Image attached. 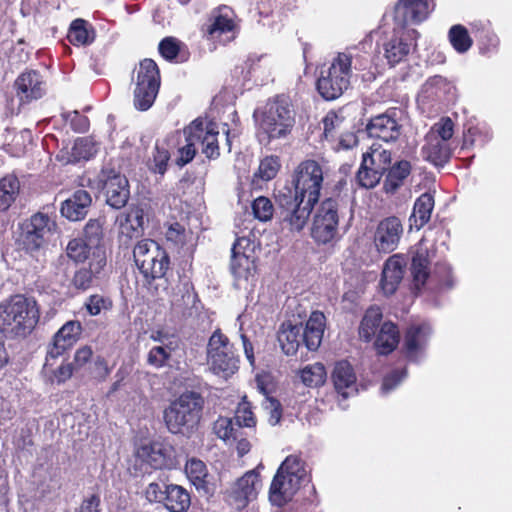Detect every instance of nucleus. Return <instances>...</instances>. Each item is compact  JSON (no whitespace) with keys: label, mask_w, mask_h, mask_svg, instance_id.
I'll list each match as a JSON object with an SVG mask.
<instances>
[{"label":"nucleus","mask_w":512,"mask_h":512,"mask_svg":"<svg viewBox=\"0 0 512 512\" xmlns=\"http://www.w3.org/2000/svg\"><path fill=\"white\" fill-rule=\"evenodd\" d=\"M337 226V203L333 199H326L314 217L312 236L318 243L326 244L335 237Z\"/></svg>","instance_id":"nucleus-15"},{"label":"nucleus","mask_w":512,"mask_h":512,"mask_svg":"<svg viewBox=\"0 0 512 512\" xmlns=\"http://www.w3.org/2000/svg\"><path fill=\"white\" fill-rule=\"evenodd\" d=\"M100 181L103 183L106 203L115 209L124 207L130 197L127 178L114 170H102Z\"/></svg>","instance_id":"nucleus-18"},{"label":"nucleus","mask_w":512,"mask_h":512,"mask_svg":"<svg viewBox=\"0 0 512 512\" xmlns=\"http://www.w3.org/2000/svg\"><path fill=\"white\" fill-rule=\"evenodd\" d=\"M254 257L232 253L230 269L238 285L254 275Z\"/></svg>","instance_id":"nucleus-40"},{"label":"nucleus","mask_w":512,"mask_h":512,"mask_svg":"<svg viewBox=\"0 0 512 512\" xmlns=\"http://www.w3.org/2000/svg\"><path fill=\"white\" fill-rule=\"evenodd\" d=\"M233 345L220 329L215 330L207 344V364L215 375L227 379L238 370Z\"/></svg>","instance_id":"nucleus-8"},{"label":"nucleus","mask_w":512,"mask_h":512,"mask_svg":"<svg viewBox=\"0 0 512 512\" xmlns=\"http://www.w3.org/2000/svg\"><path fill=\"white\" fill-rule=\"evenodd\" d=\"M382 311L379 307H370L365 312L359 327V335L365 341H370L376 335L378 328L381 327Z\"/></svg>","instance_id":"nucleus-42"},{"label":"nucleus","mask_w":512,"mask_h":512,"mask_svg":"<svg viewBox=\"0 0 512 512\" xmlns=\"http://www.w3.org/2000/svg\"><path fill=\"white\" fill-rule=\"evenodd\" d=\"M185 473L201 495L210 497L214 494L215 486L203 461L196 458L189 459L185 465Z\"/></svg>","instance_id":"nucleus-28"},{"label":"nucleus","mask_w":512,"mask_h":512,"mask_svg":"<svg viewBox=\"0 0 512 512\" xmlns=\"http://www.w3.org/2000/svg\"><path fill=\"white\" fill-rule=\"evenodd\" d=\"M431 335V327L427 323L411 325L405 334L404 348L410 361H418Z\"/></svg>","instance_id":"nucleus-26"},{"label":"nucleus","mask_w":512,"mask_h":512,"mask_svg":"<svg viewBox=\"0 0 512 512\" xmlns=\"http://www.w3.org/2000/svg\"><path fill=\"white\" fill-rule=\"evenodd\" d=\"M276 201L279 218L284 227L290 231H300L304 228L315 205L302 197L293 195L291 187L279 190Z\"/></svg>","instance_id":"nucleus-9"},{"label":"nucleus","mask_w":512,"mask_h":512,"mask_svg":"<svg viewBox=\"0 0 512 512\" xmlns=\"http://www.w3.org/2000/svg\"><path fill=\"white\" fill-rule=\"evenodd\" d=\"M281 167L280 159L277 156H267L261 160L257 172L254 174L255 178L263 181L273 179Z\"/></svg>","instance_id":"nucleus-51"},{"label":"nucleus","mask_w":512,"mask_h":512,"mask_svg":"<svg viewBox=\"0 0 512 512\" xmlns=\"http://www.w3.org/2000/svg\"><path fill=\"white\" fill-rule=\"evenodd\" d=\"M492 138V133L485 127L475 126L468 129L465 144L484 146Z\"/></svg>","instance_id":"nucleus-56"},{"label":"nucleus","mask_w":512,"mask_h":512,"mask_svg":"<svg viewBox=\"0 0 512 512\" xmlns=\"http://www.w3.org/2000/svg\"><path fill=\"white\" fill-rule=\"evenodd\" d=\"M306 477L302 460L288 456L279 467L270 486L269 499L273 505L283 506L290 501Z\"/></svg>","instance_id":"nucleus-5"},{"label":"nucleus","mask_w":512,"mask_h":512,"mask_svg":"<svg viewBox=\"0 0 512 512\" xmlns=\"http://www.w3.org/2000/svg\"><path fill=\"white\" fill-rule=\"evenodd\" d=\"M163 505L171 512H184L191 503L188 491L180 485L168 484Z\"/></svg>","instance_id":"nucleus-37"},{"label":"nucleus","mask_w":512,"mask_h":512,"mask_svg":"<svg viewBox=\"0 0 512 512\" xmlns=\"http://www.w3.org/2000/svg\"><path fill=\"white\" fill-rule=\"evenodd\" d=\"M404 233L402 221L396 216L382 219L374 233V245L379 252L390 253L397 249Z\"/></svg>","instance_id":"nucleus-19"},{"label":"nucleus","mask_w":512,"mask_h":512,"mask_svg":"<svg viewBox=\"0 0 512 512\" xmlns=\"http://www.w3.org/2000/svg\"><path fill=\"white\" fill-rule=\"evenodd\" d=\"M233 420L240 429L242 427H252L255 425L253 412L251 411L248 403L244 402L238 406Z\"/></svg>","instance_id":"nucleus-58"},{"label":"nucleus","mask_w":512,"mask_h":512,"mask_svg":"<svg viewBox=\"0 0 512 512\" xmlns=\"http://www.w3.org/2000/svg\"><path fill=\"white\" fill-rule=\"evenodd\" d=\"M96 152V146L91 139L78 138L72 147L71 156L74 161L88 160Z\"/></svg>","instance_id":"nucleus-52"},{"label":"nucleus","mask_w":512,"mask_h":512,"mask_svg":"<svg viewBox=\"0 0 512 512\" xmlns=\"http://www.w3.org/2000/svg\"><path fill=\"white\" fill-rule=\"evenodd\" d=\"M399 330L397 326L390 322H384L376 335L375 347L379 354H388L392 352L399 343Z\"/></svg>","instance_id":"nucleus-36"},{"label":"nucleus","mask_w":512,"mask_h":512,"mask_svg":"<svg viewBox=\"0 0 512 512\" xmlns=\"http://www.w3.org/2000/svg\"><path fill=\"white\" fill-rule=\"evenodd\" d=\"M168 486V484L162 482V483H158V482H152L150 483L146 490H145V496H146V499L149 501V502H154V503H162L164 502V499H165V491H166V487Z\"/></svg>","instance_id":"nucleus-62"},{"label":"nucleus","mask_w":512,"mask_h":512,"mask_svg":"<svg viewBox=\"0 0 512 512\" xmlns=\"http://www.w3.org/2000/svg\"><path fill=\"white\" fill-rule=\"evenodd\" d=\"M405 259L395 254L391 256L384 264L381 278V287L386 295L393 294L404 276Z\"/></svg>","instance_id":"nucleus-30"},{"label":"nucleus","mask_w":512,"mask_h":512,"mask_svg":"<svg viewBox=\"0 0 512 512\" xmlns=\"http://www.w3.org/2000/svg\"><path fill=\"white\" fill-rule=\"evenodd\" d=\"M362 162L365 163V167L368 165L372 170L377 171L378 174L383 176L391 165V152L381 145L373 143L369 150L363 154Z\"/></svg>","instance_id":"nucleus-35"},{"label":"nucleus","mask_w":512,"mask_h":512,"mask_svg":"<svg viewBox=\"0 0 512 512\" xmlns=\"http://www.w3.org/2000/svg\"><path fill=\"white\" fill-rule=\"evenodd\" d=\"M382 176L377 171L372 170L369 166L365 167V163L361 162V165L356 174V181L359 186L370 189L374 188L381 180Z\"/></svg>","instance_id":"nucleus-54"},{"label":"nucleus","mask_w":512,"mask_h":512,"mask_svg":"<svg viewBox=\"0 0 512 512\" xmlns=\"http://www.w3.org/2000/svg\"><path fill=\"white\" fill-rule=\"evenodd\" d=\"M81 330V324L78 321L66 322L53 337V342L47 351L45 365H50L51 359H56L71 349L79 339Z\"/></svg>","instance_id":"nucleus-23"},{"label":"nucleus","mask_w":512,"mask_h":512,"mask_svg":"<svg viewBox=\"0 0 512 512\" xmlns=\"http://www.w3.org/2000/svg\"><path fill=\"white\" fill-rule=\"evenodd\" d=\"M411 34H416V31L397 27L384 39L383 55L390 66H395L407 58L412 47Z\"/></svg>","instance_id":"nucleus-16"},{"label":"nucleus","mask_w":512,"mask_h":512,"mask_svg":"<svg viewBox=\"0 0 512 512\" xmlns=\"http://www.w3.org/2000/svg\"><path fill=\"white\" fill-rule=\"evenodd\" d=\"M259 486V474L255 470L246 472L228 490L230 503L237 509L244 508L256 497Z\"/></svg>","instance_id":"nucleus-21"},{"label":"nucleus","mask_w":512,"mask_h":512,"mask_svg":"<svg viewBox=\"0 0 512 512\" xmlns=\"http://www.w3.org/2000/svg\"><path fill=\"white\" fill-rule=\"evenodd\" d=\"M252 211L255 218L262 222H266L272 218L274 206L269 198L260 196L253 201Z\"/></svg>","instance_id":"nucleus-55"},{"label":"nucleus","mask_w":512,"mask_h":512,"mask_svg":"<svg viewBox=\"0 0 512 512\" xmlns=\"http://www.w3.org/2000/svg\"><path fill=\"white\" fill-rule=\"evenodd\" d=\"M405 115L401 108H390L373 117L366 126L370 137L386 143L396 142L402 134Z\"/></svg>","instance_id":"nucleus-14"},{"label":"nucleus","mask_w":512,"mask_h":512,"mask_svg":"<svg viewBox=\"0 0 512 512\" xmlns=\"http://www.w3.org/2000/svg\"><path fill=\"white\" fill-rule=\"evenodd\" d=\"M16 96L21 104L40 99L46 92V82L36 70L20 74L15 83Z\"/></svg>","instance_id":"nucleus-22"},{"label":"nucleus","mask_w":512,"mask_h":512,"mask_svg":"<svg viewBox=\"0 0 512 512\" xmlns=\"http://www.w3.org/2000/svg\"><path fill=\"white\" fill-rule=\"evenodd\" d=\"M134 106L148 110L154 103L160 88V72L152 59H144L135 69Z\"/></svg>","instance_id":"nucleus-11"},{"label":"nucleus","mask_w":512,"mask_h":512,"mask_svg":"<svg viewBox=\"0 0 512 512\" xmlns=\"http://www.w3.org/2000/svg\"><path fill=\"white\" fill-rule=\"evenodd\" d=\"M103 222L100 219H90L85 228L84 236L85 240L90 243V246L96 249H103L100 246V242L103 236Z\"/></svg>","instance_id":"nucleus-53"},{"label":"nucleus","mask_w":512,"mask_h":512,"mask_svg":"<svg viewBox=\"0 0 512 512\" xmlns=\"http://www.w3.org/2000/svg\"><path fill=\"white\" fill-rule=\"evenodd\" d=\"M67 124L77 133H85L89 129V120L78 111H71L64 114Z\"/></svg>","instance_id":"nucleus-59"},{"label":"nucleus","mask_w":512,"mask_h":512,"mask_svg":"<svg viewBox=\"0 0 512 512\" xmlns=\"http://www.w3.org/2000/svg\"><path fill=\"white\" fill-rule=\"evenodd\" d=\"M136 457L154 469H171L176 465L174 448L163 442H152L140 445Z\"/></svg>","instance_id":"nucleus-17"},{"label":"nucleus","mask_w":512,"mask_h":512,"mask_svg":"<svg viewBox=\"0 0 512 512\" xmlns=\"http://www.w3.org/2000/svg\"><path fill=\"white\" fill-rule=\"evenodd\" d=\"M434 208V197L430 193L421 194L415 201L409 217L410 229L420 230L430 220Z\"/></svg>","instance_id":"nucleus-34"},{"label":"nucleus","mask_w":512,"mask_h":512,"mask_svg":"<svg viewBox=\"0 0 512 512\" xmlns=\"http://www.w3.org/2000/svg\"><path fill=\"white\" fill-rule=\"evenodd\" d=\"M154 340L159 341L161 344L154 346L150 349L147 355V363L154 368H162L167 365L168 360L171 357L172 351L175 349L172 346V342L165 343L161 338V333L158 332V336H152Z\"/></svg>","instance_id":"nucleus-43"},{"label":"nucleus","mask_w":512,"mask_h":512,"mask_svg":"<svg viewBox=\"0 0 512 512\" xmlns=\"http://www.w3.org/2000/svg\"><path fill=\"white\" fill-rule=\"evenodd\" d=\"M165 237L167 241L175 245H183L186 241L185 228L180 223H172L167 227Z\"/></svg>","instance_id":"nucleus-63"},{"label":"nucleus","mask_w":512,"mask_h":512,"mask_svg":"<svg viewBox=\"0 0 512 512\" xmlns=\"http://www.w3.org/2000/svg\"><path fill=\"white\" fill-rule=\"evenodd\" d=\"M278 341L286 355H295L303 343L302 324L283 323L278 332Z\"/></svg>","instance_id":"nucleus-33"},{"label":"nucleus","mask_w":512,"mask_h":512,"mask_svg":"<svg viewBox=\"0 0 512 512\" xmlns=\"http://www.w3.org/2000/svg\"><path fill=\"white\" fill-rule=\"evenodd\" d=\"M105 265L106 255L104 249H96L93 253V258L89 261V267L81 268L75 272L72 280L73 286L82 291L89 289Z\"/></svg>","instance_id":"nucleus-29"},{"label":"nucleus","mask_w":512,"mask_h":512,"mask_svg":"<svg viewBox=\"0 0 512 512\" xmlns=\"http://www.w3.org/2000/svg\"><path fill=\"white\" fill-rule=\"evenodd\" d=\"M54 228L55 222L47 214L38 212L22 225L19 244L31 255L39 253Z\"/></svg>","instance_id":"nucleus-13"},{"label":"nucleus","mask_w":512,"mask_h":512,"mask_svg":"<svg viewBox=\"0 0 512 512\" xmlns=\"http://www.w3.org/2000/svg\"><path fill=\"white\" fill-rule=\"evenodd\" d=\"M406 375L407 372L405 369H395L388 373L383 379L381 392L383 394H388L389 392L394 390L405 379Z\"/></svg>","instance_id":"nucleus-60"},{"label":"nucleus","mask_w":512,"mask_h":512,"mask_svg":"<svg viewBox=\"0 0 512 512\" xmlns=\"http://www.w3.org/2000/svg\"><path fill=\"white\" fill-rule=\"evenodd\" d=\"M331 379L335 391L343 399L357 394V377L352 365L348 361H339L335 364Z\"/></svg>","instance_id":"nucleus-25"},{"label":"nucleus","mask_w":512,"mask_h":512,"mask_svg":"<svg viewBox=\"0 0 512 512\" xmlns=\"http://www.w3.org/2000/svg\"><path fill=\"white\" fill-rule=\"evenodd\" d=\"M325 322V315L320 311H314L307 320L305 328L302 327L303 343L308 350L315 351L321 345Z\"/></svg>","instance_id":"nucleus-32"},{"label":"nucleus","mask_w":512,"mask_h":512,"mask_svg":"<svg viewBox=\"0 0 512 512\" xmlns=\"http://www.w3.org/2000/svg\"><path fill=\"white\" fill-rule=\"evenodd\" d=\"M262 406L268 415V422L272 426L277 425L282 417V409L280 402L273 397L265 396L262 402Z\"/></svg>","instance_id":"nucleus-57"},{"label":"nucleus","mask_w":512,"mask_h":512,"mask_svg":"<svg viewBox=\"0 0 512 512\" xmlns=\"http://www.w3.org/2000/svg\"><path fill=\"white\" fill-rule=\"evenodd\" d=\"M411 172V165L406 160L396 162L394 165H390L387 170V175L384 181V190L386 193L394 194L409 176Z\"/></svg>","instance_id":"nucleus-38"},{"label":"nucleus","mask_w":512,"mask_h":512,"mask_svg":"<svg viewBox=\"0 0 512 512\" xmlns=\"http://www.w3.org/2000/svg\"><path fill=\"white\" fill-rule=\"evenodd\" d=\"M39 317L37 302L31 297L16 294L0 303V329L13 336L30 334Z\"/></svg>","instance_id":"nucleus-2"},{"label":"nucleus","mask_w":512,"mask_h":512,"mask_svg":"<svg viewBox=\"0 0 512 512\" xmlns=\"http://www.w3.org/2000/svg\"><path fill=\"white\" fill-rule=\"evenodd\" d=\"M19 181L17 177L8 175L0 180V211H6L15 201L19 193Z\"/></svg>","instance_id":"nucleus-45"},{"label":"nucleus","mask_w":512,"mask_h":512,"mask_svg":"<svg viewBox=\"0 0 512 512\" xmlns=\"http://www.w3.org/2000/svg\"><path fill=\"white\" fill-rule=\"evenodd\" d=\"M448 37L452 47L458 53L467 52L473 44L468 30L460 24L454 25L450 28Z\"/></svg>","instance_id":"nucleus-49"},{"label":"nucleus","mask_w":512,"mask_h":512,"mask_svg":"<svg viewBox=\"0 0 512 512\" xmlns=\"http://www.w3.org/2000/svg\"><path fill=\"white\" fill-rule=\"evenodd\" d=\"M111 306L112 302L109 298L98 294L91 295L86 303L88 312L93 316L100 314L103 310L110 309Z\"/></svg>","instance_id":"nucleus-61"},{"label":"nucleus","mask_w":512,"mask_h":512,"mask_svg":"<svg viewBox=\"0 0 512 512\" xmlns=\"http://www.w3.org/2000/svg\"><path fill=\"white\" fill-rule=\"evenodd\" d=\"M170 159V152L165 142H157L149 160V169L160 175H164L167 170V164Z\"/></svg>","instance_id":"nucleus-47"},{"label":"nucleus","mask_w":512,"mask_h":512,"mask_svg":"<svg viewBox=\"0 0 512 512\" xmlns=\"http://www.w3.org/2000/svg\"><path fill=\"white\" fill-rule=\"evenodd\" d=\"M204 399L200 393L186 391L164 410V422L169 432L189 435L199 423Z\"/></svg>","instance_id":"nucleus-4"},{"label":"nucleus","mask_w":512,"mask_h":512,"mask_svg":"<svg viewBox=\"0 0 512 512\" xmlns=\"http://www.w3.org/2000/svg\"><path fill=\"white\" fill-rule=\"evenodd\" d=\"M184 144L178 148V156L175 163L183 167L191 162L197 152L198 146H201L202 153L207 158H217L219 153L218 135L219 127L215 122H207L200 118L195 119L189 126L183 130Z\"/></svg>","instance_id":"nucleus-3"},{"label":"nucleus","mask_w":512,"mask_h":512,"mask_svg":"<svg viewBox=\"0 0 512 512\" xmlns=\"http://www.w3.org/2000/svg\"><path fill=\"white\" fill-rule=\"evenodd\" d=\"M352 59L350 52H339L330 67L321 72L317 80V90L326 100L340 97L350 85L352 75Z\"/></svg>","instance_id":"nucleus-6"},{"label":"nucleus","mask_w":512,"mask_h":512,"mask_svg":"<svg viewBox=\"0 0 512 512\" xmlns=\"http://www.w3.org/2000/svg\"><path fill=\"white\" fill-rule=\"evenodd\" d=\"M432 10L428 0H398L395 5L394 19L398 27L418 24L426 20Z\"/></svg>","instance_id":"nucleus-20"},{"label":"nucleus","mask_w":512,"mask_h":512,"mask_svg":"<svg viewBox=\"0 0 512 512\" xmlns=\"http://www.w3.org/2000/svg\"><path fill=\"white\" fill-rule=\"evenodd\" d=\"M322 182L323 171L319 163L314 160L303 161L294 171L293 195L316 204L319 201Z\"/></svg>","instance_id":"nucleus-12"},{"label":"nucleus","mask_w":512,"mask_h":512,"mask_svg":"<svg viewBox=\"0 0 512 512\" xmlns=\"http://www.w3.org/2000/svg\"><path fill=\"white\" fill-rule=\"evenodd\" d=\"M301 380L308 387H318L326 380V369L322 363H314L305 366L301 370Z\"/></svg>","instance_id":"nucleus-48"},{"label":"nucleus","mask_w":512,"mask_h":512,"mask_svg":"<svg viewBox=\"0 0 512 512\" xmlns=\"http://www.w3.org/2000/svg\"><path fill=\"white\" fill-rule=\"evenodd\" d=\"M429 258L426 248L420 246L412 257L411 274L413 277L414 287L420 289L428 278Z\"/></svg>","instance_id":"nucleus-39"},{"label":"nucleus","mask_w":512,"mask_h":512,"mask_svg":"<svg viewBox=\"0 0 512 512\" xmlns=\"http://www.w3.org/2000/svg\"><path fill=\"white\" fill-rule=\"evenodd\" d=\"M248 72L256 81L266 83L272 75V60L266 55L250 57L246 63Z\"/></svg>","instance_id":"nucleus-41"},{"label":"nucleus","mask_w":512,"mask_h":512,"mask_svg":"<svg viewBox=\"0 0 512 512\" xmlns=\"http://www.w3.org/2000/svg\"><path fill=\"white\" fill-rule=\"evenodd\" d=\"M121 235L128 238L142 235L145 223V211L140 205H131L127 211L120 213L116 218Z\"/></svg>","instance_id":"nucleus-27"},{"label":"nucleus","mask_w":512,"mask_h":512,"mask_svg":"<svg viewBox=\"0 0 512 512\" xmlns=\"http://www.w3.org/2000/svg\"><path fill=\"white\" fill-rule=\"evenodd\" d=\"M67 255L75 262H84L93 258L94 247L82 238H75L69 241L67 245Z\"/></svg>","instance_id":"nucleus-46"},{"label":"nucleus","mask_w":512,"mask_h":512,"mask_svg":"<svg viewBox=\"0 0 512 512\" xmlns=\"http://www.w3.org/2000/svg\"><path fill=\"white\" fill-rule=\"evenodd\" d=\"M159 52L166 60H173L179 53V44L176 39L168 37L159 43Z\"/></svg>","instance_id":"nucleus-64"},{"label":"nucleus","mask_w":512,"mask_h":512,"mask_svg":"<svg viewBox=\"0 0 512 512\" xmlns=\"http://www.w3.org/2000/svg\"><path fill=\"white\" fill-rule=\"evenodd\" d=\"M135 264L147 280L162 278L170 264L167 252L151 239L139 241L133 250Z\"/></svg>","instance_id":"nucleus-10"},{"label":"nucleus","mask_w":512,"mask_h":512,"mask_svg":"<svg viewBox=\"0 0 512 512\" xmlns=\"http://www.w3.org/2000/svg\"><path fill=\"white\" fill-rule=\"evenodd\" d=\"M258 124L259 140L264 145L286 139L295 124V112L288 97L276 96L253 114Z\"/></svg>","instance_id":"nucleus-1"},{"label":"nucleus","mask_w":512,"mask_h":512,"mask_svg":"<svg viewBox=\"0 0 512 512\" xmlns=\"http://www.w3.org/2000/svg\"><path fill=\"white\" fill-rule=\"evenodd\" d=\"M234 28V13L231 8L224 6L212 13L206 33L212 40L226 42L233 38Z\"/></svg>","instance_id":"nucleus-24"},{"label":"nucleus","mask_w":512,"mask_h":512,"mask_svg":"<svg viewBox=\"0 0 512 512\" xmlns=\"http://www.w3.org/2000/svg\"><path fill=\"white\" fill-rule=\"evenodd\" d=\"M213 431L218 438L229 445H233L238 437L242 435V430L238 428L233 418L228 417H219L214 422Z\"/></svg>","instance_id":"nucleus-44"},{"label":"nucleus","mask_w":512,"mask_h":512,"mask_svg":"<svg viewBox=\"0 0 512 512\" xmlns=\"http://www.w3.org/2000/svg\"><path fill=\"white\" fill-rule=\"evenodd\" d=\"M68 39L73 45H88L93 41V36L87 30L86 22L76 19L70 26Z\"/></svg>","instance_id":"nucleus-50"},{"label":"nucleus","mask_w":512,"mask_h":512,"mask_svg":"<svg viewBox=\"0 0 512 512\" xmlns=\"http://www.w3.org/2000/svg\"><path fill=\"white\" fill-rule=\"evenodd\" d=\"M454 134V124L448 117L435 123L425 136L422 156L435 166L443 167L451 157L448 141Z\"/></svg>","instance_id":"nucleus-7"},{"label":"nucleus","mask_w":512,"mask_h":512,"mask_svg":"<svg viewBox=\"0 0 512 512\" xmlns=\"http://www.w3.org/2000/svg\"><path fill=\"white\" fill-rule=\"evenodd\" d=\"M92 202L90 194L82 189L75 191L61 205V214L71 221L84 218Z\"/></svg>","instance_id":"nucleus-31"}]
</instances>
